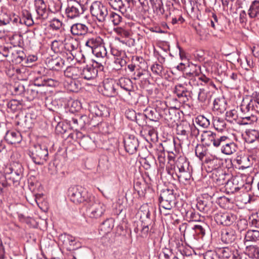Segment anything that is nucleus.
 I'll return each instance as SVG.
<instances>
[{
	"instance_id": "obj_57",
	"label": "nucleus",
	"mask_w": 259,
	"mask_h": 259,
	"mask_svg": "<svg viewBox=\"0 0 259 259\" xmlns=\"http://www.w3.org/2000/svg\"><path fill=\"white\" fill-rule=\"evenodd\" d=\"M142 229L141 230V236L142 237H145L147 235L149 230V224L144 222L143 221H142Z\"/></svg>"
},
{
	"instance_id": "obj_54",
	"label": "nucleus",
	"mask_w": 259,
	"mask_h": 259,
	"mask_svg": "<svg viewBox=\"0 0 259 259\" xmlns=\"http://www.w3.org/2000/svg\"><path fill=\"white\" fill-rule=\"evenodd\" d=\"M114 31L117 34L120 35L123 37H127L130 35V33L127 31L122 28L121 27H117L116 28H114Z\"/></svg>"
},
{
	"instance_id": "obj_51",
	"label": "nucleus",
	"mask_w": 259,
	"mask_h": 259,
	"mask_svg": "<svg viewBox=\"0 0 259 259\" xmlns=\"http://www.w3.org/2000/svg\"><path fill=\"white\" fill-rule=\"evenodd\" d=\"M50 27L54 30L59 29L62 25V23L58 19L54 18L50 22Z\"/></svg>"
},
{
	"instance_id": "obj_5",
	"label": "nucleus",
	"mask_w": 259,
	"mask_h": 259,
	"mask_svg": "<svg viewBox=\"0 0 259 259\" xmlns=\"http://www.w3.org/2000/svg\"><path fill=\"white\" fill-rule=\"evenodd\" d=\"M176 166L178 173H179V179L183 181H188L191 177V171L189 168V162L183 157H180L176 160Z\"/></svg>"
},
{
	"instance_id": "obj_26",
	"label": "nucleus",
	"mask_w": 259,
	"mask_h": 259,
	"mask_svg": "<svg viewBox=\"0 0 259 259\" xmlns=\"http://www.w3.org/2000/svg\"><path fill=\"white\" fill-rule=\"evenodd\" d=\"M155 105V110L159 116H165L166 113L169 112V109L165 102L157 101Z\"/></svg>"
},
{
	"instance_id": "obj_52",
	"label": "nucleus",
	"mask_w": 259,
	"mask_h": 259,
	"mask_svg": "<svg viewBox=\"0 0 259 259\" xmlns=\"http://www.w3.org/2000/svg\"><path fill=\"white\" fill-rule=\"evenodd\" d=\"M76 44L75 40L73 38H70L69 40V41L65 44V48L68 49L69 51H72L77 49V45Z\"/></svg>"
},
{
	"instance_id": "obj_58",
	"label": "nucleus",
	"mask_w": 259,
	"mask_h": 259,
	"mask_svg": "<svg viewBox=\"0 0 259 259\" xmlns=\"http://www.w3.org/2000/svg\"><path fill=\"white\" fill-rule=\"evenodd\" d=\"M220 171L221 175H220L219 177L217 179V181L218 182L219 185H224L225 184L227 185L228 180H226V177L227 176L226 174L224 173L222 170Z\"/></svg>"
},
{
	"instance_id": "obj_44",
	"label": "nucleus",
	"mask_w": 259,
	"mask_h": 259,
	"mask_svg": "<svg viewBox=\"0 0 259 259\" xmlns=\"http://www.w3.org/2000/svg\"><path fill=\"white\" fill-rule=\"evenodd\" d=\"M109 18V20L112 22L114 25L119 24L122 21L121 16L113 12L110 13Z\"/></svg>"
},
{
	"instance_id": "obj_42",
	"label": "nucleus",
	"mask_w": 259,
	"mask_h": 259,
	"mask_svg": "<svg viewBox=\"0 0 259 259\" xmlns=\"http://www.w3.org/2000/svg\"><path fill=\"white\" fill-rule=\"evenodd\" d=\"M195 151L196 155L200 160H202L206 154V149L202 145H197Z\"/></svg>"
},
{
	"instance_id": "obj_24",
	"label": "nucleus",
	"mask_w": 259,
	"mask_h": 259,
	"mask_svg": "<svg viewBox=\"0 0 259 259\" xmlns=\"http://www.w3.org/2000/svg\"><path fill=\"white\" fill-rule=\"evenodd\" d=\"M227 104L223 98H217L213 101V110L220 113H223L226 109Z\"/></svg>"
},
{
	"instance_id": "obj_8",
	"label": "nucleus",
	"mask_w": 259,
	"mask_h": 259,
	"mask_svg": "<svg viewBox=\"0 0 259 259\" xmlns=\"http://www.w3.org/2000/svg\"><path fill=\"white\" fill-rule=\"evenodd\" d=\"M84 11L83 6L77 2H74L72 4L68 5L65 13L68 18L73 19L80 17L83 14Z\"/></svg>"
},
{
	"instance_id": "obj_3",
	"label": "nucleus",
	"mask_w": 259,
	"mask_h": 259,
	"mask_svg": "<svg viewBox=\"0 0 259 259\" xmlns=\"http://www.w3.org/2000/svg\"><path fill=\"white\" fill-rule=\"evenodd\" d=\"M29 156L35 164L42 165L48 159V148L45 145H35L30 151Z\"/></svg>"
},
{
	"instance_id": "obj_39",
	"label": "nucleus",
	"mask_w": 259,
	"mask_h": 259,
	"mask_svg": "<svg viewBox=\"0 0 259 259\" xmlns=\"http://www.w3.org/2000/svg\"><path fill=\"white\" fill-rule=\"evenodd\" d=\"M195 122L197 124L204 128L207 127L210 124L209 120L203 115L198 116L195 119Z\"/></svg>"
},
{
	"instance_id": "obj_34",
	"label": "nucleus",
	"mask_w": 259,
	"mask_h": 259,
	"mask_svg": "<svg viewBox=\"0 0 259 259\" xmlns=\"http://www.w3.org/2000/svg\"><path fill=\"white\" fill-rule=\"evenodd\" d=\"M93 54H94L97 58L104 59L107 54L106 49L102 44L100 46L97 48L93 51Z\"/></svg>"
},
{
	"instance_id": "obj_7",
	"label": "nucleus",
	"mask_w": 259,
	"mask_h": 259,
	"mask_svg": "<svg viewBox=\"0 0 259 259\" xmlns=\"http://www.w3.org/2000/svg\"><path fill=\"white\" fill-rule=\"evenodd\" d=\"M104 62H99L95 61L92 66L87 65L80 72V76L87 79L90 80L95 77L98 73V70L95 68L98 67L100 70H103Z\"/></svg>"
},
{
	"instance_id": "obj_43",
	"label": "nucleus",
	"mask_w": 259,
	"mask_h": 259,
	"mask_svg": "<svg viewBox=\"0 0 259 259\" xmlns=\"http://www.w3.org/2000/svg\"><path fill=\"white\" fill-rule=\"evenodd\" d=\"M120 87L127 91L131 90L132 82L128 78H121L119 80Z\"/></svg>"
},
{
	"instance_id": "obj_13",
	"label": "nucleus",
	"mask_w": 259,
	"mask_h": 259,
	"mask_svg": "<svg viewBox=\"0 0 259 259\" xmlns=\"http://www.w3.org/2000/svg\"><path fill=\"white\" fill-rule=\"evenodd\" d=\"M190 124L188 123L180 124L177 126V138L180 141V144H183L185 140H188V135L190 132Z\"/></svg>"
},
{
	"instance_id": "obj_47",
	"label": "nucleus",
	"mask_w": 259,
	"mask_h": 259,
	"mask_svg": "<svg viewBox=\"0 0 259 259\" xmlns=\"http://www.w3.org/2000/svg\"><path fill=\"white\" fill-rule=\"evenodd\" d=\"M219 255L224 258H229L232 254L231 250L228 247L220 248L218 250Z\"/></svg>"
},
{
	"instance_id": "obj_4",
	"label": "nucleus",
	"mask_w": 259,
	"mask_h": 259,
	"mask_svg": "<svg viewBox=\"0 0 259 259\" xmlns=\"http://www.w3.org/2000/svg\"><path fill=\"white\" fill-rule=\"evenodd\" d=\"M69 196L71 201L76 204L87 201L88 196L87 191L80 186H76L70 188Z\"/></svg>"
},
{
	"instance_id": "obj_62",
	"label": "nucleus",
	"mask_w": 259,
	"mask_h": 259,
	"mask_svg": "<svg viewBox=\"0 0 259 259\" xmlns=\"http://www.w3.org/2000/svg\"><path fill=\"white\" fill-rule=\"evenodd\" d=\"M111 53L113 56L117 57H122L123 55H124V53L123 52L119 51L116 48L113 47L111 48Z\"/></svg>"
},
{
	"instance_id": "obj_18",
	"label": "nucleus",
	"mask_w": 259,
	"mask_h": 259,
	"mask_svg": "<svg viewBox=\"0 0 259 259\" xmlns=\"http://www.w3.org/2000/svg\"><path fill=\"white\" fill-rule=\"evenodd\" d=\"M102 44H103V39L101 37L96 36L88 38L85 41V45L91 48L93 52Z\"/></svg>"
},
{
	"instance_id": "obj_15",
	"label": "nucleus",
	"mask_w": 259,
	"mask_h": 259,
	"mask_svg": "<svg viewBox=\"0 0 259 259\" xmlns=\"http://www.w3.org/2000/svg\"><path fill=\"white\" fill-rule=\"evenodd\" d=\"M219 136L210 131H203L201 134V141L207 146L212 144L216 142Z\"/></svg>"
},
{
	"instance_id": "obj_11",
	"label": "nucleus",
	"mask_w": 259,
	"mask_h": 259,
	"mask_svg": "<svg viewBox=\"0 0 259 259\" xmlns=\"http://www.w3.org/2000/svg\"><path fill=\"white\" fill-rule=\"evenodd\" d=\"M103 88L102 91L104 95L108 97H114L116 95L115 81L113 79L104 80L103 82Z\"/></svg>"
},
{
	"instance_id": "obj_41",
	"label": "nucleus",
	"mask_w": 259,
	"mask_h": 259,
	"mask_svg": "<svg viewBox=\"0 0 259 259\" xmlns=\"http://www.w3.org/2000/svg\"><path fill=\"white\" fill-rule=\"evenodd\" d=\"M92 109L93 113L97 116H102L104 115V112L106 110V107L102 104H96Z\"/></svg>"
},
{
	"instance_id": "obj_53",
	"label": "nucleus",
	"mask_w": 259,
	"mask_h": 259,
	"mask_svg": "<svg viewBox=\"0 0 259 259\" xmlns=\"http://www.w3.org/2000/svg\"><path fill=\"white\" fill-rule=\"evenodd\" d=\"M187 215L189 216L190 221L199 222L200 221V216L198 213H196L194 210L187 212Z\"/></svg>"
},
{
	"instance_id": "obj_14",
	"label": "nucleus",
	"mask_w": 259,
	"mask_h": 259,
	"mask_svg": "<svg viewBox=\"0 0 259 259\" xmlns=\"http://www.w3.org/2000/svg\"><path fill=\"white\" fill-rule=\"evenodd\" d=\"M227 187L232 193L238 191L243 186L242 180L240 177H234L231 180H227Z\"/></svg>"
},
{
	"instance_id": "obj_29",
	"label": "nucleus",
	"mask_w": 259,
	"mask_h": 259,
	"mask_svg": "<svg viewBox=\"0 0 259 259\" xmlns=\"http://www.w3.org/2000/svg\"><path fill=\"white\" fill-rule=\"evenodd\" d=\"M59 240L62 241L63 243L66 246H74L76 243L75 237L66 233L60 235Z\"/></svg>"
},
{
	"instance_id": "obj_33",
	"label": "nucleus",
	"mask_w": 259,
	"mask_h": 259,
	"mask_svg": "<svg viewBox=\"0 0 259 259\" xmlns=\"http://www.w3.org/2000/svg\"><path fill=\"white\" fill-rule=\"evenodd\" d=\"M10 172L6 173L5 178L9 183L12 182L13 184L18 185L20 181V176L15 175L13 172V168H10Z\"/></svg>"
},
{
	"instance_id": "obj_35",
	"label": "nucleus",
	"mask_w": 259,
	"mask_h": 259,
	"mask_svg": "<svg viewBox=\"0 0 259 259\" xmlns=\"http://www.w3.org/2000/svg\"><path fill=\"white\" fill-rule=\"evenodd\" d=\"M231 140L226 136H218L216 142L214 143L215 147H221V149L225 147Z\"/></svg>"
},
{
	"instance_id": "obj_55",
	"label": "nucleus",
	"mask_w": 259,
	"mask_h": 259,
	"mask_svg": "<svg viewBox=\"0 0 259 259\" xmlns=\"http://www.w3.org/2000/svg\"><path fill=\"white\" fill-rule=\"evenodd\" d=\"M153 9L157 13L163 14L164 12L162 1L152 5Z\"/></svg>"
},
{
	"instance_id": "obj_22",
	"label": "nucleus",
	"mask_w": 259,
	"mask_h": 259,
	"mask_svg": "<svg viewBox=\"0 0 259 259\" xmlns=\"http://www.w3.org/2000/svg\"><path fill=\"white\" fill-rule=\"evenodd\" d=\"M114 227V220L111 219H107L101 224L100 231L103 234H107L110 233Z\"/></svg>"
},
{
	"instance_id": "obj_9",
	"label": "nucleus",
	"mask_w": 259,
	"mask_h": 259,
	"mask_svg": "<svg viewBox=\"0 0 259 259\" xmlns=\"http://www.w3.org/2000/svg\"><path fill=\"white\" fill-rule=\"evenodd\" d=\"M124 145L126 151L133 154L137 150L139 147V141L134 136L130 135L124 139Z\"/></svg>"
},
{
	"instance_id": "obj_20",
	"label": "nucleus",
	"mask_w": 259,
	"mask_h": 259,
	"mask_svg": "<svg viewBox=\"0 0 259 259\" xmlns=\"http://www.w3.org/2000/svg\"><path fill=\"white\" fill-rule=\"evenodd\" d=\"M248 15L250 18L259 19V1L254 0L251 2L248 10Z\"/></svg>"
},
{
	"instance_id": "obj_21",
	"label": "nucleus",
	"mask_w": 259,
	"mask_h": 259,
	"mask_svg": "<svg viewBox=\"0 0 259 259\" xmlns=\"http://www.w3.org/2000/svg\"><path fill=\"white\" fill-rule=\"evenodd\" d=\"M79 144L85 150H92L95 148L94 141L89 136H83L80 139Z\"/></svg>"
},
{
	"instance_id": "obj_63",
	"label": "nucleus",
	"mask_w": 259,
	"mask_h": 259,
	"mask_svg": "<svg viewBox=\"0 0 259 259\" xmlns=\"http://www.w3.org/2000/svg\"><path fill=\"white\" fill-rule=\"evenodd\" d=\"M175 170V166L173 164V162L172 161H170L166 165V170L169 175L173 176Z\"/></svg>"
},
{
	"instance_id": "obj_17",
	"label": "nucleus",
	"mask_w": 259,
	"mask_h": 259,
	"mask_svg": "<svg viewBox=\"0 0 259 259\" xmlns=\"http://www.w3.org/2000/svg\"><path fill=\"white\" fill-rule=\"evenodd\" d=\"M64 65L65 61L60 57L50 59L47 63L50 69L57 71L61 70Z\"/></svg>"
},
{
	"instance_id": "obj_27",
	"label": "nucleus",
	"mask_w": 259,
	"mask_h": 259,
	"mask_svg": "<svg viewBox=\"0 0 259 259\" xmlns=\"http://www.w3.org/2000/svg\"><path fill=\"white\" fill-rule=\"evenodd\" d=\"M205 163L212 170H217L221 167L222 164V161L221 159L215 157H212V158H208L205 160Z\"/></svg>"
},
{
	"instance_id": "obj_6",
	"label": "nucleus",
	"mask_w": 259,
	"mask_h": 259,
	"mask_svg": "<svg viewBox=\"0 0 259 259\" xmlns=\"http://www.w3.org/2000/svg\"><path fill=\"white\" fill-rule=\"evenodd\" d=\"M91 13L99 22H104L108 15V10L106 7L99 2L93 3L90 8Z\"/></svg>"
},
{
	"instance_id": "obj_31",
	"label": "nucleus",
	"mask_w": 259,
	"mask_h": 259,
	"mask_svg": "<svg viewBox=\"0 0 259 259\" xmlns=\"http://www.w3.org/2000/svg\"><path fill=\"white\" fill-rule=\"evenodd\" d=\"M245 253L250 258H259V247L256 245H249L246 247Z\"/></svg>"
},
{
	"instance_id": "obj_38",
	"label": "nucleus",
	"mask_w": 259,
	"mask_h": 259,
	"mask_svg": "<svg viewBox=\"0 0 259 259\" xmlns=\"http://www.w3.org/2000/svg\"><path fill=\"white\" fill-rule=\"evenodd\" d=\"M175 93H176L179 98L185 97L187 99V91L185 87L181 84H177L175 86Z\"/></svg>"
},
{
	"instance_id": "obj_48",
	"label": "nucleus",
	"mask_w": 259,
	"mask_h": 259,
	"mask_svg": "<svg viewBox=\"0 0 259 259\" xmlns=\"http://www.w3.org/2000/svg\"><path fill=\"white\" fill-rule=\"evenodd\" d=\"M36 11L37 14V19L45 20L48 18L49 11L47 10V8L38 9Z\"/></svg>"
},
{
	"instance_id": "obj_19",
	"label": "nucleus",
	"mask_w": 259,
	"mask_h": 259,
	"mask_svg": "<svg viewBox=\"0 0 259 259\" xmlns=\"http://www.w3.org/2000/svg\"><path fill=\"white\" fill-rule=\"evenodd\" d=\"M6 141L9 144H15L21 141V136L18 132H8L5 136Z\"/></svg>"
},
{
	"instance_id": "obj_40",
	"label": "nucleus",
	"mask_w": 259,
	"mask_h": 259,
	"mask_svg": "<svg viewBox=\"0 0 259 259\" xmlns=\"http://www.w3.org/2000/svg\"><path fill=\"white\" fill-rule=\"evenodd\" d=\"M58 85V82L56 80L51 78L47 79H43L41 83H38L37 81L35 82V85L38 87L40 86H48V87H55Z\"/></svg>"
},
{
	"instance_id": "obj_1",
	"label": "nucleus",
	"mask_w": 259,
	"mask_h": 259,
	"mask_svg": "<svg viewBox=\"0 0 259 259\" xmlns=\"http://www.w3.org/2000/svg\"><path fill=\"white\" fill-rule=\"evenodd\" d=\"M159 202L160 212L165 215L169 214L166 211H170L176 205V196L174 194V190L168 189L162 190L159 196Z\"/></svg>"
},
{
	"instance_id": "obj_61",
	"label": "nucleus",
	"mask_w": 259,
	"mask_h": 259,
	"mask_svg": "<svg viewBox=\"0 0 259 259\" xmlns=\"http://www.w3.org/2000/svg\"><path fill=\"white\" fill-rule=\"evenodd\" d=\"M237 112L235 110H231L226 112V117L228 118V120L231 121V119L233 120H236L237 118Z\"/></svg>"
},
{
	"instance_id": "obj_28",
	"label": "nucleus",
	"mask_w": 259,
	"mask_h": 259,
	"mask_svg": "<svg viewBox=\"0 0 259 259\" xmlns=\"http://www.w3.org/2000/svg\"><path fill=\"white\" fill-rule=\"evenodd\" d=\"M253 100H250L249 102L243 100L240 105V109L241 111L245 113H253L254 111Z\"/></svg>"
},
{
	"instance_id": "obj_10",
	"label": "nucleus",
	"mask_w": 259,
	"mask_h": 259,
	"mask_svg": "<svg viewBox=\"0 0 259 259\" xmlns=\"http://www.w3.org/2000/svg\"><path fill=\"white\" fill-rule=\"evenodd\" d=\"M236 237V231L232 227L224 229L221 231V240L225 243L229 244L233 242Z\"/></svg>"
},
{
	"instance_id": "obj_32",
	"label": "nucleus",
	"mask_w": 259,
	"mask_h": 259,
	"mask_svg": "<svg viewBox=\"0 0 259 259\" xmlns=\"http://www.w3.org/2000/svg\"><path fill=\"white\" fill-rule=\"evenodd\" d=\"M246 141L248 143H253L256 140L259 142V132L255 130H249L246 133Z\"/></svg>"
},
{
	"instance_id": "obj_45",
	"label": "nucleus",
	"mask_w": 259,
	"mask_h": 259,
	"mask_svg": "<svg viewBox=\"0 0 259 259\" xmlns=\"http://www.w3.org/2000/svg\"><path fill=\"white\" fill-rule=\"evenodd\" d=\"M249 221L251 226L259 228V211L252 214L249 218Z\"/></svg>"
},
{
	"instance_id": "obj_25",
	"label": "nucleus",
	"mask_w": 259,
	"mask_h": 259,
	"mask_svg": "<svg viewBox=\"0 0 259 259\" xmlns=\"http://www.w3.org/2000/svg\"><path fill=\"white\" fill-rule=\"evenodd\" d=\"M22 16L20 18V23L27 26H30L34 24L31 13L27 10H23Z\"/></svg>"
},
{
	"instance_id": "obj_30",
	"label": "nucleus",
	"mask_w": 259,
	"mask_h": 259,
	"mask_svg": "<svg viewBox=\"0 0 259 259\" xmlns=\"http://www.w3.org/2000/svg\"><path fill=\"white\" fill-rule=\"evenodd\" d=\"M245 241L256 242L259 240V231L255 230H248L245 234Z\"/></svg>"
},
{
	"instance_id": "obj_37",
	"label": "nucleus",
	"mask_w": 259,
	"mask_h": 259,
	"mask_svg": "<svg viewBox=\"0 0 259 259\" xmlns=\"http://www.w3.org/2000/svg\"><path fill=\"white\" fill-rule=\"evenodd\" d=\"M213 126L218 131H222L226 126V122L223 119L216 117L213 120Z\"/></svg>"
},
{
	"instance_id": "obj_46",
	"label": "nucleus",
	"mask_w": 259,
	"mask_h": 259,
	"mask_svg": "<svg viewBox=\"0 0 259 259\" xmlns=\"http://www.w3.org/2000/svg\"><path fill=\"white\" fill-rule=\"evenodd\" d=\"M237 162L238 164L241 165V167L243 168H247L250 166L249 158L246 156L238 157Z\"/></svg>"
},
{
	"instance_id": "obj_59",
	"label": "nucleus",
	"mask_w": 259,
	"mask_h": 259,
	"mask_svg": "<svg viewBox=\"0 0 259 259\" xmlns=\"http://www.w3.org/2000/svg\"><path fill=\"white\" fill-rule=\"evenodd\" d=\"M34 5L36 10L47 8V5L44 0H35Z\"/></svg>"
},
{
	"instance_id": "obj_16",
	"label": "nucleus",
	"mask_w": 259,
	"mask_h": 259,
	"mask_svg": "<svg viewBox=\"0 0 259 259\" xmlns=\"http://www.w3.org/2000/svg\"><path fill=\"white\" fill-rule=\"evenodd\" d=\"M70 31L73 35H83L88 32V27L84 24L77 23L72 25Z\"/></svg>"
},
{
	"instance_id": "obj_23",
	"label": "nucleus",
	"mask_w": 259,
	"mask_h": 259,
	"mask_svg": "<svg viewBox=\"0 0 259 259\" xmlns=\"http://www.w3.org/2000/svg\"><path fill=\"white\" fill-rule=\"evenodd\" d=\"M80 70L75 66H68L64 71V75L69 78L76 79L80 76Z\"/></svg>"
},
{
	"instance_id": "obj_2",
	"label": "nucleus",
	"mask_w": 259,
	"mask_h": 259,
	"mask_svg": "<svg viewBox=\"0 0 259 259\" xmlns=\"http://www.w3.org/2000/svg\"><path fill=\"white\" fill-rule=\"evenodd\" d=\"M107 206L98 199H93L89 202L87 208V214L92 219H98L103 216L106 211Z\"/></svg>"
},
{
	"instance_id": "obj_49",
	"label": "nucleus",
	"mask_w": 259,
	"mask_h": 259,
	"mask_svg": "<svg viewBox=\"0 0 259 259\" xmlns=\"http://www.w3.org/2000/svg\"><path fill=\"white\" fill-rule=\"evenodd\" d=\"M151 69L153 73L156 75L159 76L162 75L163 68L162 65L158 64H154L151 66Z\"/></svg>"
},
{
	"instance_id": "obj_60",
	"label": "nucleus",
	"mask_w": 259,
	"mask_h": 259,
	"mask_svg": "<svg viewBox=\"0 0 259 259\" xmlns=\"http://www.w3.org/2000/svg\"><path fill=\"white\" fill-rule=\"evenodd\" d=\"M242 118L244 120H247V122L245 123L246 124L251 123V122L256 121L257 120L256 117L253 115V113H248V116L243 117Z\"/></svg>"
},
{
	"instance_id": "obj_50",
	"label": "nucleus",
	"mask_w": 259,
	"mask_h": 259,
	"mask_svg": "<svg viewBox=\"0 0 259 259\" xmlns=\"http://www.w3.org/2000/svg\"><path fill=\"white\" fill-rule=\"evenodd\" d=\"M237 227L240 231H244L248 227L247 221L246 219H240L237 221Z\"/></svg>"
},
{
	"instance_id": "obj_64",
	"label": "nucleus",
	"mask_w": 259,
	"mask_h": 259,
	"mask_svg": "<svg viewBox=\"0 0 259 259\" xmlns=\"http://www.w3.org/2000/svg\"><path fill=\"white\" fill-rule=\"evenodd\" d=\"M125 115L127 118L131 120L136 119V113L134 110H128L125 112Z\"/></svg>"
},
{
	"instance_id": "obj_36",
	"label": "nucleus",
	"mask_w": 259,
	"mask_h": 259,
	"mask_svg": "<svg viewBox=\"0 0 259 259\" xmlns=\"http://www.w3.org/2000/svg\"><path fill=\"white\" fill-rule=\"evenodd\" d=\"M236 149V145L234 142L230 141L225 147L223 148V149H221V151L226 155H231L235 152Z\"/></svg>"
},
{
	"instance_id": "obj_12",
	"label": "nucleus",
	"mask_w": 259,
	"mask_h": 259,
	"mask_svg": "<svg viewBox=\"0 0 259 259\" xmlns=\"http://www.w3.org/2000/svg\"><path fill=\"white\" fill-rule=\"evenodd\" d=\"M214 219L218 223L229 226L233 223L235 217L228 212H219L215 214Z\"/></svg>"
},
{
	"instance_id": "obj_56",
	"label": "nucleus",
	"mask_w": 259,
	"mask_h": 259,
	"mask_svg": "<svg viewBox=\"0 0 259 259\" xmlns=\"http://www.w3.org/2000/svg\"><path fill=\"white\" fill-rule=\"evenodd\" d=\"M108 1L110 6L114 10H118L122 3L121 0H108Z\"/></svg>"
}]
</instances>
